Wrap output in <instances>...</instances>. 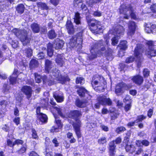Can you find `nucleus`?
Segmentation results:
<instances>
[{
	"mask_svg": "<svg viewBox=\"0 0 156 156\" xmlns=\"http://www.w3.org/2000/svg\"><path fill=\"white\" fill-rule=\"evenodd\" d=\"M119 13L120 15H123V19L128 20L130 16L131 18L135 20L137 19L136 15L135 12H133L134 10H119Z\"/></svg>",
	"mask_w": 156,
	"mask_h": 156,
	"instance_id": "nucleus-11",
	"label": "nucleus"
},
{
	"mask_svg": "<svg viewBox=\"0 0 156 156\" xmlns=\"http://www.w3.org/2000/svg\"><path fill=\"white\" fill-rule=\"evenodd\" d=\"M12 32L16 36L19 37L24 45L30 43L31 38L28 37V32L25 30H18L15 28L12 30Z\"/></svg>",
	"mask_w": 156,
	"mask_h": 156,
	"instance_id": "nucleus-6",
	"label": "nucleus"
},
{
	"mask_svg": "<svg viewBox=\"0 0 156 156\" xmlns=\"http://www.w3.org/2000/svg\"><path fill=\"white\" fill-rule=\"evenodd\" d=\"M85 80L84 78L81 77H77L76 79V84L80 83L83 84L84 83Z\"/></svg>",
	"mask_w": 156,
	"mask_h": 156,
	"instance_id": "nucleus-44",
	"label": "nucleus"
},
{
	"mask_svg": "<svg viewBox=\"0 0 156 156\" xmlns=\"http://www.w3.org/2000/svg\"><path fill=\"white\" fill-rule=\"evenodd\" d=\"M137 25L134 21H129L128 23V29L127 32V34L128 36H132L135 32Z\"/></svg>",
	"mask_w": 156,
	"mask_h": 156,
	"instance_id": "nucleus-12",
	"label": "nucleus"
},
{
	"mask_svg": "<svg viewBox=\"0 0 156 156\" xmlns=\"http://www.w3.org/2000/svg\"><path fill=\"white\" fill-rule=\"evenodd\" d=\"M77 92L81 98H85L88 99L89 97H90L88 91L84 87H79L78 88L77 90Z\"/></svg>",
	"mask_w": 156,
	"mask_h": 156,
	"instance_id": "nucleus-13",
	"label": "nucleus"
},
{
	"mask_svg": "<svg viewBox=\"0 0 156 156\" xmlns=\"http://www.w3.org/2000/svg\"><path fill=\"white\" fill-rule=\"evenodd\" d=\"M104 80V77L99 75L95 74L93 76L91 83L93 88L95 91L98 92L104 91L106 83Z\"/></svg>",
	"mask_w": 156,
	"mask_h": 156,
	"instance_id": "nucleus-4",
	"label": "nucleus"
},
{
	"mask_svg": "<svg viewBox=\"0 0 156 156\" xmlns=\"http://www.w3.org/2000/svg\"><path fill=\"white\" fill-rule=\"evenodd\" d=\"M38 120L41 122V124H46L48 121V117L47 115L44 113H42L37 116Z\"/></svg>",
	"mask_w": 156,
	"mask_h": 156,
	"instance_id": "nucleus-20",
	"label": "nucleus"
},
{
	"mask_svg": "<svg viewBox=\"0 0 156 156\" xmlns=\"http://www.w3.org/2000/svg\"><path fill=\"white\" fill-rule=\"evenodd\" d=\"M52 142L54 144L55 147H58L59 146V143L57 140V139L55 137L52 140Z\"/></svg>",
	"mask_w": 156,
	"mask_h": 156,
	"instance_id": "nucleus-63",
	"label": "nucleus"
},
{
	"mask_svg": "<svg viewBox=\"0 0 156 156\" xmlns=\"http://www.w3.org/2000/svg\"><path fill=\"white\" fill-rule=\"evenodd\" d=\"M39 65L38 61L35 59L32 58L29 64L30 67V69H33L37 67Z\"/></svg>",
	"mask_w": 156,
	"mask_h": 156,
	"instance_id": "nucleus-28",
	"label": "nucleus"
},
{
	"mask_svg": "<svg viewBox=\"0 0 156 156\" xmlns=\"http://www.w3.org/2000/svg\"><path fill=\"white\" fill-rule=\"evenodd\" d=\"M52 62L51 61L48 59H46L45 61L44 66V72L47 74H49L51 70L52 75H50V76L52 77L55 80H56L59 77L60 73L59 70L56 68L52 69L53 66H52Z\"/></svg>",
	"mask_w": 156,
	"mask_h": 156,
	"instance_id": "nucleus-7",
	"label": "nucleus"
},
{
	"mask_svg": "<svg viewBox=\"0 0 156 156\" xmlns=\"http://www.w3.org/2000/svg\"><path fill=\"white\" fill-rule=\"evenodd\" d=\"M145 51L144 46L142 44H137L135 48L134 51V57L130 56L127 57L125 60V62L127 64L133 62L136 58V61L138 64H141L144 59L143 53Z\"/></svg>",
	"mask_w": 156,
	"mask_h": 156,
	"instance_id": "nucleus-3",
	"label": "nucleus"
},
{
	"mask_svg": "<svg viewBox=\"0 0 156 156\" xmlns=\"http://www.w3.org/2000/svg\"><path fill=\"white\" fill-rule=\"evenodd\" d=\"M43 107L47 110H49L53 114H54L55 112L54 110L55 109V106H51L49 104L48 102H45L44 105Z\"/></svg>",
	"mask_w": 156,
	"mask_h": 156,
	"instance_id": "nucleus-29",
	"label": "nucleus"
},
{
	"mask_svg": "<svg viewBox=\"0 0 156 156\" xmlns=\"http://www.w3.org/2000/svg\"><path fill=\"white\" fill-rule=\"evenodd\" d=\"M104 41L102 40H99L98 43L94 44L91 48L90 51L91 53L89 56L90 60H93L97 57V55L96 54H93V51H94L95 49H98V47L100 48L97 51L98 53L102 56L104 55L106 58L108 60L113 58V54L114 51L111 48L108 47L107 48L106 46L103 45Z\"/></svg>",
	"mask_w": 156,
	"mask_h": 156,
	"instance_id": "nucleus-1",
	"label": "nucleus"
},
{
	"mask_svg": "<svg viewBox=\"0 0 156 156\" xmlns=\"http://www.w3.org/2000/svg\"><path fill=\"white\" fill-rule=\"evenodd\" d=\"M56 80L59 81L62 84H64L67 81H69L70 79L68 76H65L60 74Z\"/></svg>",
	"mask_w": 156,
	"mask_h": 156,
	"instance_id": "nucleus-25",
	"label": "nucleus"
},
{
	"mask_svg": "<svg viewBox=\"0 0 156 156\" xmlns=\"http://www.w3.org/2000/svg\"><path fill=\"white\" fill-rule=\"evenodd\" d=\"M83 34V32L82 31L77 33L75 35L72 37L69 43L70 48H73L77 46L79 48L82 47Z\"/></svg>",
	"mask_w": 156,
	"mask_h": 156,
	"instance_id": "nucleus-8",
	"label": "nucleus"
},
{
	"mask_svg": "<svg viewBox=\"0 0 156 156\" xmlns=\"http://www.w3.org/2000/svg\"><path fill=\"white\" fill-rule=\"evenodd\" d=\"M55 110L57 111L58 113L60 116L63 118L65 117V115L62 112V110L60 108L57 107H55Z\"/></svg>",
	"mask_w": 156,
	"mask_h": 156,
	"instance_id": "nucleus-52",
	"label": "nucleus"
},
{
	"mask_svg": "<svg viewBox=\"0 0 156 156\" xmlns=\"http://www.w3.org/2000/svg\"><path fill=\"white\" fill-rule=\"evenodd\" d=\"M35 80L36 82L37 83H40L41 81V77L37 73H34Z\"/></svg>",
	"mask_w": 156,
	"mask_h": 156,
	"instance_id": "nucleus-50",
	"label": "nucleus"
},
{
	"mask_svg": "<svg viewBox=\"0 0 156 156\" xmlns=\"http://www.w3.org/2000/svg\"><path fill=\"white\" fill-rule=\"evenodd\" d=\"M32 30L34 33H39L40 30V26L37 23H33L30 25Z\"/></svg>",
	"mask_w": 156,
	"mask_h": 156,
	"instance_id": "nucleus-23",
	"label": "nucleus"
},
{
	"mask_svg": "<svg viewBox=\"0 0 156 156\" xmlns=\"http://www.w3.org/2000/svg\"><path fill=\"white\" fill-rule=\"evenodd\" d=\"M133 83L138 86H141L143 83V77L139 74H136L132 76L131 79Z\"/></svg>",
	"mask_w": 156,
	"mask_h": 156,
	"instance_id": "nucleus-14",
	"label": "nucleus"
},
{
	"mask_svg": "<svg viewBox=\"0 0 156 156\" xmlns=\"http://www.w3.org/2000/svg\"><path fill=\"white\" fill-rule=\"evenodd\" d=\"M150 71L147 68L144 69L143 71V74L144 77L146 78L149 76Z\"/></svg>",
	"mask_w": 156,
	"mask_h": 156,
	"instance_id": "nucleus-49",
	"label": "nucleus"
},
{
	"mask_svg": "<svg viewBox=\"0 0 156 156\" xmlns=\"http://www.w3.org/2000/svg\"><path fill=\"white\" fill-rule=\"evenodd\" d=\"M57 35L56 34L53 29L49 30L48 33V37L50 39H53L56 38Z\"/></svg>",
	"mask_w": 156,
	"mask_h": 156,
	"instance_id": "nucleus-34",
	"label": "nucleus"
},
{
	"mask_svg": "<svg viewBox=\"0 0 156 156\" xmlns=\"http://www.w3.org/2000/svg\"><path fill=\"white\" fill-rule=\"evenodd\" d=\"M21 90L27 96V98L29 99L32 96V90L30 87L28 86H24L22 87Z\"/></svg>",
	"mask_w": 156,
	"mask_h": 156,
	"instance_id": "nucleus-16",
	"label": "nucleus"
},
{
	"mask_svg": "<svg viewBox=\"0 0 156 156\" xmlns=\"http://www.w3.org/2000/svg\"><path fill=\"white\" fill-rule=\"evenodd\" d=\"M92 15L94 17H100L102 15V13L98 10H96L93 12Z\"/></svg>",
	"mask_w": 156,
	"mask_h": 156,
	"instance_id": "nucleus-57",
	"label": "nucleus"
},
{
	"mask_svg": "<svg viewBox=\"0 0 156 156\" xmlns=\"http://www.w3.org/2000/svg\"><path fill=\"white\" fill-rule=\"evenodd\" d=\"M27 146L26 144L22 145L17 151V153L19 154H22L25 153L27 150Z\"/></svg>",
	"mask_w": 156,
	"mask_h": 156,
	"instance_id": "nucleus-36",
	"label": "nucleus"
},
{
	"mask_svg": "<svg viewBox=\"0 0 156 156\" xmlns=\"http://www.w3.org/2000/svg\"><path fill=\"white\" fill-rule=\"evenodd\" d=\"M31 131L32 133L31 136L32 138L33 139L35 140H38L39 139V137L37 134V131L35 129L32 128L31 129Z\"/></svg>",
	"mask_w": 156,
	"mask_h": 156,
	"instance_id": "nucleus-38",
	"label": "nucleus"
},
{
	"mask_svg": "<svg viewBox=\"0 0 156 156\" xmlns=\"http://www.w3.org/2000/svg\"><path fill=\"white\" fill-rule=\"evenodd\" d=\"M14 142L15 145H16L18 146L20 145H23L24 143L23 140L19 139H16Z\"/></svg>",
	"mask_w": 156,
	"mask_h": 156,
	"instance_id": "nucleus-55",
	"label": "nucleus"
},
{
	"mask_svg": "<svg viewBox=\"0 0 156 156\" xmlns=\"http://www.w3.org/2000/svg\"><path fill=\"white\" fill-rule=\"evenodd\" d=\"M64 44V41L62 40L58 39L56 43L55 48L56 49H61Z\"/></svg>",
	"mask_w": 156,
	"mask_h": 156,
	"instance_id": "nucleus-33",
	"label": "nucleus"
},
{
	"mask_svg": "<svg viewBox=\"0 0 156 156\" xmlns=\"http://www.w3.org/2000/svg\"><path fill=\"white\" fill-rule=\"evenodd\" d=\"M39 59H43L44 58L45 55L43 51L39 52L37 55Z\"/></svg>",
	"mask_w": 156,
	"mask_h": 156,
	"instance_id": "nucleus-61",
	"label": "nucleus"
},
{
	"mask_svg": "<svg viewBox=\"0 0 156 156\" xmlns=\"http://www.w3.org/2000/svg\"><path fill=\"white\" fill-rule=\"evenodd\" d=\"M20 118L19 117H16L14 118L13 119V122L16 125L18 126L20 124Z\"/></svg>",
	"mask_w": 156,
	"mask_h": 156,
	"instance_id": "nucleus-58",
	"label": "nucleus"
},
{
	"mask_svg": "<svg viewBox=\"0 0 156 156\" xmlns=\"http://www.w3.org/2000/svg\"><path fill=\"white\" fill-rule=\"evenodd\" d=\"M55 121L57 127L60 129H61L63 127V124L62 123L61 120L58 119L55 120Z\"/></svg>",
	"mask_w": 156,
	"mask_h": 156,
	"instance_id": "nucleus-54",
	"label": "nucleus"
},
{
	"mask_svg": "<svg viewBox=\"0 0 156 156\" xmlns=\"http://www.w3.org/2000/svg\"><path fill=\"white\" fill-rule=\"evenodd\" d=\"M153 109L150 108L147 112V116L149 118H151L153 113Z\"/></svg>",
	"mask_w": 156,
	"mask_h": 156,
	"instance_id": "nucleus-60",
	"label": "nucleus"
},
{
	"mask_svg": "<svg viewBox=\"0 0 156 156\" xmlns=\"http://www.w3.org/2000/svg\"><path fill=\"white\" fill-rule=\"evenodd\" d=\"M123 101L124 103H132V100L131 97L129 95H126L125 98L123 100Z\"/></svg>",
	"mask_w": 156,
	"mask_h": 156,
	"instance_id": "nucleus-48",
	"label": "nucleus"
},
{
	"mask_svg": "<svg viewBox=\"0 0 156 156\" xmlns=\"http://www.w3.org/2000/svg\"><path fill=\"white\" fill-rule=\"evenodd\" d=\"M2 129L5 132H9L10 131L9 127L7 125L5 124L2 127Z\"/></svg>",
	"mask_w": 156,
	"mask_h": 156,
	"instance_id": "nucleus-62",
	"label": "nucleus"
},
{
	"mask_svg": "<svg viewBox=\"0 0 156 156\" xmlns=\"http://www.w3.org/2000/svg\"><path fill=\"white\" fill-rule=\"evenodd\" d=\"M38 7L41 8L43 10H48L49 8L45 3L39 2L37 3Z\"/></svg>",
	"mask_w": 156,
	"mask_h": 156,
	"instance_id": "nucleus-42",
	"label": "nucleus"
},
{
	"mask_svg": "<svg viewBox=\"0 0 156 156\" xmlns=\"http://www.w3.org/2000/svg\"><path fill=\"white\" fill-rule=\"evenodd\" d=\"M86 19L89 28L92 33L97 34L102 30L101 24L100 21L95 19L91 18L88 16H86Z\"/></svg>",
	"mask_w": 156,
	"mask_h": 156,
	"instance_id": "nucleus-5",
	"label": "nucleus"
},
{
	"mask_svg": "<svg viewBox=\"0 0 156 156\" xmlns=\"http://www.w3.org/2000/svg\"><path fill=\"white\" fill-rule=\"evenodd\" d=\"M55 61L58 65L61 67H62L65 63L62 56L60 54L57 55L56 58L55 59Z\"/></svg>",
	"mask_w": 156,
	"mask_h": 156,
	"instance_id": "nucleus-22",
	"label": "nucleus"
},
{
	"mask_svg": "<svg viewBox=\"0 0 156 156\" xmlns=\"http://www.w3.org/2000/svg\"><path fill=\"white\" fill-rule=\"evenodd\" d=\"M67 137L69 139H70L69 140L70 143L72 144L76 142V139L73 137V133L70 132H68L66 134Z\"/></svg>",
	"mask_w": 156,
	"mask_h": 156,
	"instance_id": "nucleus-35",
	"label": "nucleus"
},
{
	"mask_svg": "<svg viewBox=\"0 0 156 156\" xmlns=\"http://www.w3.org/2000/svg\"><path fill=\"white\" fill-rule=\"evenodd\" d=\"M126 136L124 137L123 143L125 145L128 144L129 140V138L130 136V133H126Z\"/></svg>",
	"mask_w": 156,
	"mask_h": 156,
	"instance_id": "nucleus-43",
	"label": "nucleus"
},
{
	"mask_svg": "<svg viewBox=\"0 0 156 156\" xmlns=\"http://www.w3.org/2000/svg\"><path fill=\"white\" fill-rule=\"evenodd\" d=\"M125 148L126 152H129L132 154L135 152L136 150L135 147L132 144L129 145L128 144L126 145Z\"/></svg>",
	"mask_w": 156,
	"mask_h": 156,
	"instance_id": "nucleus-24",
	"label": "nucleus"
},
{
	"mask_svg": "<svg viewBox=\"0 0 156 156\" xmlns=\"http://www.w3.org/2000/svg\"><path fill=\"white\" fill-rule=\"evenodd\" d=\"M111 40L112 41V44L113 45L115 46L118 43V40L115 37H113Z\"/></svg>",
	"mask_w": 156,
	"mask_h": 156,
	"instance_id": "nucleus-64",
	"label": "nucleus"
},
{
	"mask_svg": "<svg viewBox=\"0 0 156 156\" xmlns=\"http://www.w3.org/2000/svg\"><path fill=\"white\" fill-rule=\"evenodd\" d=\"M115 91V93L118 96L122 95L125 92L122 83H119L116 85Z\"/></svg>",
	"mask_w": 156,
	"mask_h": 156,
	"instance_id": "nucleus-19",
	"label": "nucleus"
},
{
	"mask_svg": "<svg viewBox=\"0 0 156 156\" xmlns=\"http://www.w3.org/2000/svg\"><path fill=\"white\" fill-rule=\"evenodd\" d=\"M53 97L58 102H62L63 101L64 98L60 96L58 94H54Z\"/></svg>",
	"mask_w": 156,
	"mask_h": 156,
	"instance_id": "nucleus-39",
	"label": "nucleus"
},
{
	"mask_svg": "<svg viewBox=\"0 0 156 156\" xmlns=\"http://www.w3.org/2000/svg\"><path fill=\"white\" fill-rule=\"evenodd\" d=\"M7 145V146L13 148L15 146L14 142H13L10 139H7L6 140Z\"/></svg>",
	"mask_w": 156,
	"mask_h": 156,
	"instance_id": "nucleus-53",
	"label": "nucleus"
},
{
	"mask_svg": "<svg viewBox=\"0 0 156 156\" xmlns=\"http://www.w3.org/2000/svg\"><path fill=\"white\" fill-rule=\"evenodd\" d=\"M112 110H109V112L110 113L112 114L111 116V120H114L118 117L119 114L116 112V109L115 108H112Z\"/></svg>",
	"mask_w": 156,
	"mask_h": 156,
	"instance_id": "nucleus-26",
	"label": "nucleus"
},
{
	"mask_svg": "<svg viewBox=\"0 0 156 156\" xmlns=\"http://www.w3.org/2000/svg\"><path fill=\"white\" fill-rule=\"evenodd\" d=\"M145 29L147 32L148 33L156 34V25L155 24L151 25L150 23L147 24L146 25Z\"/></svg>",
	"mask_w": 156,
	"mask_h": 156,
	"instance_id": "nucleus-18",
	"label": "nucleus"
},
{
	"mask_svg": "<svg viewBox=\"0 0 156 156\" xmlns=\"http://www.w3.org/2000/svg\"><path fill=\"white\" fill-rule=\"evenodd\" d=\"M53 53L52 46L50 43H49V44L47 47V55L49 57L51 58L53 55Z\"/></svg>",
	"mask_w": 156,
	"mask_h": 156,
	"instance_id": "nucleus-31",
	"label": "nucleus"
},
{
	"mask_svg": "<svg viewBox=\"0 0 156 156\" xmlns=\"http://www.w3.org/2000/svg\"><path fill=\"white\" fill-rule=\"evenodd\" d=\"M147 49L145 51V54L150 56L151 57L156 56V49H155V45L153 41H148L146 43Z\"/></svg>",
	"mask_w": 156,
	"mask_h": 156,
	"instance_id": "nucleus-10",
	"label": "nucleus"
},
{
	"mask_svg": "<svg viewBox=\"0 0 156 156\" xmlns=\"http://www.w3.org/2000/svg\"><path fill=\"white\" fill-rule=\"evenodd\" d=\"M107 138L105 136H102L99 138L98 140V143L99 145H104L107 142Z\"/></svg>",
	"mask_w": 156,
	"mask_h": 156,
	"instance_id": "nucleus-37",
	"label": "nucleus"
},
{
	"mask_svg": "<svg viewBox=\"0 0 156 156\" xmlns=\"http://www.w3.org/2000/svg\"><path fill=\"white\" fill-rule=\"evenodd\" d=\"M126 130L125 127L123 126H118L117 127L115 130V132L117 134H120Z\"/></svg>",
	"mask_w": 156,
	"mask_h": 156,
	"instance_id": "nucleus-41",
	"label": "nucleus"
},
{
	"mask_svg": "<svg viewBox=\"0 0 156 156\" xmlns=\"http://www.w3.org/2000/svg\"><path fill=\"white\" fill-rule=\"evenodd\" d=\"M125 105L124 107V109L126 112H127L130 110L132 107V103H125Z\"/></svg>",
	"mask_w": 156,
	"mask_h": 156,
	"instance_id": "nucleus-51",
	"label": "nucleus"
},
{
	"mask_svg": "<svg viewBox=\"0 0 156 156\" xmlns=\"http://www.w3.org/2000/svg\"><path fill=\"white\" fill-rule=\"evenodd\" d=\"M146 117V116H144L143 115H141L137 116V119L135 121H136V123L141 122L143 120L145 119Z\"/></svg>",
	"mask_w": 156,
	"mask_h": 156,
	"instance_id": "nucleus-45",
	"label": "nucleus"
},
{
	"mask_svg": "<svg viewBox=\"0 0 156 156\" xmlns=\"http://www.w3.org/2000/svg\"><path fill=\"white\" fill-rule=\"evenodd\" d=\"M127 44V42L126 40L121 41L118 45L120 49L123 51H125L128 48Z\"/></svg>",
	"mask_w": 156,
	"mask_h": 156,
	"instance_id": "nucleus-27",
	"label": "nucleus"
},
{
	"mask_svg": "<svg viewBox=\"0 0 156 156\" xmlns=\"http://www.w3.org/2000/svg\"><path fill=\"white\" fill-rule=\"evenodd\" d=\"M81 17L80 14L78 12L75 13L74 17V22L76 25L80 24Z\"/></svg>",
	"mask_w": 156,
	"mask_h": 156,
	"instance_id": "nucleus-32",
	"label": "nucleus"
},
{
	"mask_svg": "<svg viewBox=\"0 0 156 156\" xmlns=\"http://www.w3.org/2000/svg\"><path fill=\"white\" fill-rule=\"evenodd\" d=\"M122 141L121 136H119L116 137L115 140L110 141L108 144V153L110 156H114L116 152V144H120Z\"/></svg>",
	"mask_w": 156,
	"mask_h": 156,
	"instance_id": "nucleus-9",
	"label": "nucleus"
},
{
	"mask_svg": "<svg viewBox=\"0 0 156 156\" xmlns=\"http://www.w3.org/2000/svg\"><path fill=\"white\" fill-rule=\"evenodd\" d=\"M99 101L102 105L111 106L112 105V102L109 98H107L106 96L99 97Z\"/></svg>",
	"mask_w": 156,
	"mask_h": 156,
	"instance_id": "nucleus-15",
	"label": "nucleus"
},
{
	"mask_svg": "<svg viewBox=\"0 0 156 156\" xmlns=\"http://www.w3.org/2000/svg\"><path fill=\"white\" fill-rule=\"evenodd\" d=\"M16 10H25L24 5L22 3L18 4L16 8Z\"/></svg>",
	"mask_w": 156,
	"mask_h": 156,
	"instance_id": "nucleus-59",
	"label": "nucleus"
},
{
	"mask_svg": "<svg viewBox=\"0 0 156 156\" xmlns=\"http://www.w3.org/2000/svg\"><path fill=\"white\" fill-rule=\"evenodd\" d=\"M82 114L80 110H70L68 114V117L75 120L72 124L74 130L78 139L82 136L81 127V121L80 120Z\"/></svg>",
	"mask_w": 156,
	"mask_h": 156,
	"instance_id": "nucleus-2",
	"label": "nucleus"
},
{
	"mask_svg": "<svg viewBox=\"0 0 156 156\" xmlns=\"http://www.w3.org/2000/svg\"><path fill=\"white\" fill-rule=\"evenodd\" d=\"M75 104L77 107L79 108H83L86 106L85 102L84 101H81L78 98L76 100Z\"/></svg>",
	"mask_w": 156,
	"mask_h": 156,
	"instance_id": "nucleus-30",
	"label": "nucleus"
},
{
	"mask_svg": "<svg viewBox=\"0 0 156 156\" xmlns=\"http://www.w3.org/2000/svg\"><path fill=\"white\" fill-rule=\"evenodd\" d=\"M66 26L68 34H73L75 32L74 29L71 21L68 20L67 21Z\"/></svg>",
	"mask_w": 156,
	"mask_h": 156,
	"instance_id": "nucleus-21",
	"label": "nucleus"
},
{
	"mask_svg": "<svg viewBox=\"0 0 156 156\" xmlns=\"http://www.w3.org/2000/svg\"><path fill=\"white\" fill-rule=\"evenodd\" d=\"M42 79L44 84H47L49 86H51L55 83V79L52 77L49 76V78L45 75H44L42 78Z\"/></svg>",
	"mask_w": 156,
	"mask_h": 156,
	"instance_id": "nucleus-17",
	"label": "nucleus"
},
{
	"mask_svg": "<svg viewBox=\"0 0 156 156\" xmlns=\"http://www.w3.org/2000/svg\"><path fill=\"white\" fill-rule=\"evenodd\" d=\"M25 51L27 57L28 58L30 57L32 55V49L30 48H27L25 49Z\"/></svg>",
	"mask_w": 156,
	"mask_h": 156,
	"instance_id": "nucleus-46",
	"label": "nucleus"
},
{
	"mask_svg": "<svg viewBox=\"0 0 156 156\" xmlns=\"http://www.w3.org/2000/svg\"><path fill=\"white\" fill-rule=\"evenodd\" d=\"M10 83L12 84L16 83L17 80V78L10 76L9 78Z\"/></svg>",
	"mask_w": 156,
	"mask_h": 156,
	"instance_id": "nucleus-56",
	"label": "nucleus"
},
{
	"mask_svg": "<svg viewBox=\"0 0 156 156\" xmlns=\"http://www.w3.org/2000/svg\"><path fill=\"white\" fill-rule=\"evenodd\" d=\"M122 84L124 91L125 90H129L133 87V85L131 84H126L124 83H122Z\"/></svg>",
	"mask_w": 156,
	"mask_h": 156,
	"instance_id": "nucleus-47",
	"label": "nucleus"
},
{
	"mask_svg": "<svg viewBox=\"0 0 156 156\" xmlns=\"http://www.w3.org/2000/svg\"><path fill=\"white\" fill-rule=\"evenodd\" d=\"M125 30V29L122 26H119L116 28V34L120 35H123Z\"/></svg>",
	"mask_w": 156,
	"mask_h": 156,
	"instance_id": "nucleus-40",
	"label": "nucleus"
}]
</instances>
